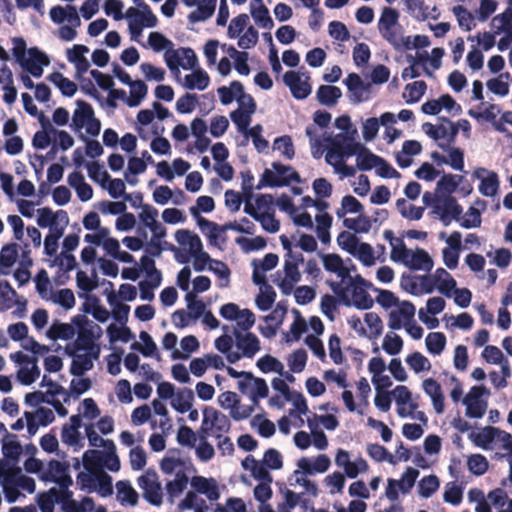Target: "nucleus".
<instances>
[{"instance_id":"nucleus-1","label":"nucleus","mask_w":512,"mask_h":512,"mask_svg":"<svg viewBox=\"0 0 512 512\" xmlns=\"http://www.w3.org/2000/svg\"><path fill=\"white\" fill-rule=\"evenodd\" d=\"M12 41V53L17 62L33 77H41L43 67L50 63L48 56L37 47H31L27 50L26 41L22 37H15Z\"/></svg>"},{"instance_id":"nucleus-2","label":"nucleus","mask_w":512,"mask_h":512,"mask_svg":"<svg viewBox=\"0 0 512 512\" xmlns=\"http://www.w3.org/2000/svg\"><path fill=\"white\" fill-rule=\"evenodd\" d=\"M356 135L357 129H353L351 135L337 134L334 138H325L330 145L326 154L327 163L333 164V159L343 160L345 157L358 156L364 145L355 142Z\"/></svg>"},{"instance_id":"nucleus-3","label":"nucleus","mask_w":512,"mask_h":512,"mask_svg":"<svg viewBox=\"0 0 512 512\" xmlns=\"http://www.w3.org/2000/svg\"><path fill=\"white\" fill-rule=\"evenodd\" d=\"M198 225L203 232L205 231L206 228L209 229L208 238L210 244L212 245L217 244V239L219 238L221 232L233 230L239 233L252 235L255 230L254 223L246 217L242 218L240 220V223H237L236 221L227 222L222 226H219L217 223L212 222L204 217H199Z\"/></svg>"},{"instance_id":"nucleus-4","label":"nucleus","mask_w":512,"mask_h":512,"mask_svg":"<svg viewBox=\"0 0 512 512\" xmlns=\"http://www.w3.org/2000/svg\"><path fill=\"white\" fill-rule=\"evenodd\" d=\"M203 414L204 419L201 426L202 439H205L210 431L213 432L212 434L216 438H221L222 433H227L230 430L231 423L225 414L208 407L204 409Z\"/></svg>"},{"instance_id":"nucleus-5","label":"nucleus","mask_w":512,"mask_h":512,"mask_svg":"<svg viewBox=\"0 0 512 512\" xmlns=\"http://www.w3.org/2000/svg\"><path fill=\"white\" fill-rule=\"evenodd\" d=\"M139 487L143 490V497L151 505L159 506L163 501L162 487L157 473L154 470H147L137 479Z\"/></svg>"},{"instance_id":"nucleus-6","label":"nucleus","mask_w":512,"mask_h":512,"mask_svg":"<svg viewBox=\"0 0 512 512\" xmlns=\"http://www.w3.org/2000/svg\"><path fill=\"white\" fill-rule=\"evenodd\" d=\"M41 480L56 483L60 488H69L73 484L69 474V464L58 460L48 462L47 469L41 475Z\"/></svg>"},{"instance_id":"nucleus-7","label":"nucleus","mask_w":512,"mask_h":512,"mask_svg":"<svg viewBox=\"0 0 512 512\" xmlns=\"http://www.w3.org/2000/svg\"><path fill=\"white\" fill-rule=\"evenodd\" d=\"M128 18V28L132 39H137L144 27H155L157 25V17L153 12L140 13V10L130 7L126 11Z\"/></svg>"},{"instance_id":"nucleus-8","label":"nucleus","mask_w":512,"mask_h":512,"mask_svg":"<svg viewBox=\"0 0 512 512\" xmlns=\"http://www.w3.org/2000/svg\"><path fill=\"white\" fill-rule=\"evenodd\" d=\"M304 79L295 71H287L283 76V82L289 87L292 96L298 100L306 99L312 91L309 73L303 74Z\"/></svg>"},{"instance_id":"nucleus-9","label":"nucleus","mask_w":512,"mask_h":512,"mask_svg":"<svg viewBox=\"0 0 512 512\" xmlns=\"http://www.w3.org/2000/svg\"><path fill=\"white\" fill-rule=\"evenodd\" d=\"M235 346L246 358H253L261 349L258 337L252 332H241L237 328L232 329Z\"/></svg>"},{"instance_id":"nucleus-10","label":"nucleus","mask_w":512,"mask_h":512,"mask_svg":"<svg viewBox=\"0 0 512 512\" xmlns=\"http://www.w3.org/2000/svg\"><path fill=\"white\" fill-rule=\"evenodd\" d=\"M434 212L439 214V219L444 226L451 224L452 220L459 221L463 212L455 197L446 195L442 198V205L436 204Z\"/></svg>"},{"instance_id":"nucleus-11","label":"nucleus","mask_w":512,"mask_h":512,"mask_svg":"<svg viewBox=\"0 0 512 512\" xmlns=\"http://www.w3.org/2000/svg\"><path fill=\"white\" fill-rule=\"evenodd\" d=\"M95 336L92 329L78 331V336L74 343L72 344V348L70 346L66 347V352L69 355H74L76 351H86L87 353H91L95 359H98L100 348L95 345L94 342Z\"/></svg>"},{"instance_id":"nucleus-12","label":"nucleus","mask_w":512,"mask_h":512,"mask_svg":"<svg viewBox=\"0 0 512 512\" xmlns=\"http://www.w3.org/2000/svg\"><path fill=\"white\" fill-rule=\"evenodd\" d=\"M473 176L481 180L479 192L483 196L493 197L497 194L500 182L496 172L480 167L473 172Z\"/></svg>"},{"instance_id":"nucleus-13","label":"nucleus","mask_w":512,"mask_h":512,"mask_svg":"<svg viewBox=\"0 0 512 512\" xmlns=\"http://www.w3.org/2000/svg\"><path fill=\"white\" fill-rule=\"evenodd\" d=\"M391 394L394 395L396 404L398 406L397 413L400 417H407L418 408V404L412 401V394L406 386H396Z\"/></svg>"},{"instance_id":"nucleus-14","label":"nucleus","mask_w":512,"mask_h":512,"mask_svg":"<svg viewBox=\"0 0 512 512\" xmlns=\"http://www.w3.org/2000/svg\"><path fill=\"white\" fill-rule=\"evenodd\" d=\"M415 315V306L410 301H402L398 310L389 313L388 326L392 330H399L408 320H412Z\"/></svg>"},{"instance_id":"nucleus-15","label":"nucleus","mask_w":512,"mask_h":512,"mask_svg":"<svg viewBox=\"0 0 512 512\" xmlns=\"http://www.w3.org/2000/svg\"><path fill=\"white\" fill-rule=\"evenodd\" d=\"M198 1L199 0H184L185 5L188 7L198 4L197 9L188 15L190 23L206 21L215 11L217 0H201L199 3Z\"/></svg>"},{"instance_id":"nucleus-16","label":"nucleus","mask_w":512,"mask_h":512,"mask_svg":"<svg viewBox=\"0 0 512 512\" xmlns=\"http://www.w3.org/2000/svg\"><path fill=\"white\" fill-rule=\"evenodd\" d=\"M5 473L8 475V481L13 482L14 486L18 489L33 493L36 489V484L33 478L23 475L21 469L16 465L0 464Z\"/></svg>"},{"instance_id":"nucleus-17","label":"nucleus","mask_w":512,"mask_h":512,"mask_svg":"<svg viewBox=\"0 0 512 512\" xmlns=\"http://www.w3.org/2000/svg\"><path fill=\"white\" fill-rule=\"evenodd\" d=\"M363 285H365V279L358 275L355 278V283L352 284V304L357 309L367 310L373 306L374 301Z\"/></svg>"},{"instance_id":"nucleus-18","label":"nucleus","mask_w":512,"mask_h":512,"mask_svg":"<svg viewBox=\"0 0 512 512\" xmlns=\"http://www.w3.org/2000/svg\"><path fill=\"white\" fill-rule=\"evenodd\" d=\"M301 182V178L298 172H293L287 177H278L274 172L269 169H265L261 179L259 180L256 189H261L265 186L269 187H284L288 186L290 182Z\"/></svg>"},{"instance_id":"nucleus-19","label":"nucleus","mask_w":512,"mask_h":512,"mask_svg":"<svg viewBox=\"0 0 512 512\" xmlns=\"http://www.w3.org/2000/svg\"><path fill=\"white\" fill-rule=\"evenodd\" d=\"M424 392L431 398L434 410L437 414L445 411L444 395L441 385L433 378H427L422 382Z\"/></svg>"},{"instance_id":"nucleus-20","label":"nucleus","mask_w":512,"mask_h":512,"mask_svg":"<svg viewBox=\"0 0 512 512\" xmlns=\"http://www.w3.org/2000/svg\"><path fill=\"white\" fill-rule=\"evenodd\" d=\"M191 486L194 492L206 495L210 501H216L220 497L217 482L213 478L194 476L191 479Z\"/></svg>"},{"instance_id":"nucleus-21","label":"nucleus","mask_w":512,"mask_h":512,"mask_svg":"<svg viewBox=\"0 0 512 512\" xmlns=\"http://www.w3.org/2000/svg\"><path fill=\"white\" fill-rule=\"evenodd\" d=\"M82 426V419L79 414L72 415L69 423H65L61 430V440L63 443L74 446L81 441L79 428Z\"/></svg>"},{"instance_id":"nucleus-22","label":"nucleus","mask_w":512,"mask_h":512,"mask_svg":"<svg viewBox=\"0 0 512 512\" xmlns=\"http://www.w3.org/2000/svg\"><path fill=\"white\" fill-rule=\"evenodd\" d=\"M330 464V458L325 454L318 455L313 461V463L307 457H302L297 461L298 468L304 474L308 475H313L315 473H324L329 469Z\"/></svg>"},{"instance_id":"nucleus-23","label":"nucleus","mask_w":512,"mask_h":512,"mask_svg":"<svg viewBox=\"0 0 512 512\" xmlns=\"http://www.w3.org/2000/svg\"><path fill=\"white\" fill-rule=\"evenodd\" d=\"M344 83L350 93L349 98L353 103H360L367 100V97H364V94L368 91L369 85H365L358 74H348Z\"/></svg>"},{"instance_id":"nucleus-24","label":"nucleus","mask_w":512,"mask_h":512,"mask_svg":"<svg viewBox=\"0 0 512 512\" xmlns=\"http://www.w3.org/2000/svg\"><path fill=\"white\" fill-rule=\"evenodd\" d=\"M405 266L411 270H424L426 272H430L433 268V260L426 250L417 248L414 252H410Z\"/></svg>"},{"instance_id":"nucleus-25","label":"nucleus","mask_w":512,"mask_h":512,"mask_svg":"<svg viewBox=\"0 0 512 512\" xmlns=\"http://www.w3.org/2000/svg\"><path fill=\"white\" fill-rule=\"evenodd\" d=\"M77 108L75 109L72 116L71 127L75 131H80L84 128L85 124L94 116V110L92 106L84 100L76 101Z\"/></svg>"},{"instance_id":"nucleus-26","label":"nucleus","mask_w":512,"mask_h":512,"mask_svg":"<svg viewBox=\"0 0 512 512\" xmlns=\"http://www.w3.org/2000/svg\"><path fill=\"white\" fill-rule=\"evenodd\" d=\"M321 258L326 271L336 273L342 279L349 276V269L345 267L340 255L335 253L321 254Z\"/></svg>"},{"instance_id":"nucleus-27","label":"nucleus","mask_w":512,"mask_h":512,"mask_svg":"<svg viewBox=\"0 0 512 512\" xmlns=\"http://www.w3.org/2000/svg\"><path fill=\"white\" fill-rule=\"evenodd\" d=\"M320 104L332 107L342 97V91L339 87L333 85H321L316 93Z\"/></svg>"},{"instance_id":"nucleus-28","label":"nucleus","mask_w":512,"mask_h":512,"mask_svg":"<svg viewBox=\"0 0 512 512\" xmlns=\"http://www.w3.org/2000/svg\"><path fill=\"white\" fill-rule=\"evenodd\" d=\"M18 258V245L9 243L2 247L0 251V273L8 274L9 269L16 263Z\"/></svg>"},{"instance_id":"nucleus-29","label":"nucleus","mask_w":512,"mask_h":512,"mask_svg":"<svg viewBox=\"0 0 512 512\" xmlns=\"http://www.w3.org/2000/svg\"><path fill=\"white\" fill-rule=\"evenodd\" d=\"M37 224L41 228L52 227L56 224V219L68 221V214L64 210H58L56 213L49 207H43L37 210Z\"/></svg>"},{"instance_id":"nucleus-30","label":"nucleus","mask_w":512,"mask_h":512,"mask_svg":"<svg viewBox=\"0 0 512 512\" xmlns=\"http://www.w3.org/2000/svg\"><path fill=\"white\" fill-rule=\"evenodd\" d=\"M231 87L237 94L236 100L239 105L237 109H244L246 112L254 114L257 108L256 102L250 94L244 92L243 84L238 80H234L231 82Z\"/></svg>"},{"instance_id":"nucleus-31","label":"nucleus","mask_w":512,"mask_h":512,"mask_svg":"<svg viewBox=\"0 0 512 512\" xmlns=\"http://www.w3.org/2000/svg\"><path fill=\"white\" fill-rule=\"evenodd\" d=\"M105 453L99 450H87L83 454L84 468L90 473L103 472Z\"/></svg>"},{"instance_id":"nucleus-32","label":"nucleus","mask_w":512,"mask_h":512,"mask_svg":"<svg viewBox=\"0 0 512 512\" xmlns=\"http://www.w3.org/2000/svg\"><path fill=\"white\" fill-rule=\"evenodd\" d=\"M2 453L6 459L13 461L14 464L18 461L22 453V446L17 441L15 434L6 433L3 439Z\"/></svg>"},{"instance_id":"nucleus-33","label":"nucleus","mask_w":512,"mask_h":512,"mask_svg":"<svg viewBox=\"0 0 512 512\" xmlns=\"http://www.w3.org/2000/svg\"><path fill=\"white\" fill-rule=\"evenodd\" d=\"M184 80L186 88L190 90H205L210 83L209 75L207 74L206 71H204L201 68H198L194 70L191 74L186 75Z\"/></svg>"},{"instance_id":"nucleus-34","label":"nucleus","mask_w":512,"mask_h":512,"mask_svg":"<svg viewBox=\"0 0 512 512\" xmlns=\"http://www.w3.org/2000/svg\"><path fill=\"white\" fill-rule=\"evenodd\" d=\"M71 363L70 373L74 376H82L86 371L93 368V359L91 353L75 354Z\"/></svg>"},{"instance_id":"nucleus-35","label":"nucleus","mask_w":512,"mask_h":512,"mask_svg":"<svg viewBox=\"0 0 512 512\" xmlns=\"http://www.w3.org/2000/svg\"><path fill=\"white\" fill-rule=\"evenodd\" d=\"M48 80L52 82L66 97H72L77 91V85L60 72H53L48 76Z\"/></svg>"},{"instance_id":"nucleus-36","label":"nucleus","mask_w":512,"mask_h":512,"mask_svg":"<svg viewBox=\"0 0 512 512\" xmlns=\"http://www.w3.org/2000/svg\"><path fill=\"white\" fill-rule=\"evenodd\" d=\"M51 340H70L75 335L74 327L69 323L54 322L46 333Z\"/></svg>"},{"instance_id":"nucleus-37","label":"nucleus","mask_w":512,"mask_h":512,"mask_svg":"<svg viewBox=\"0 0 512 512\" xmlns=\"http://www.w3.org/2000/svg\"><path fill=\"white\" fill-rule=\"evenodd\" d=\"M396 208L400 215L408 220H420L424 213V207L409 204L404 198L396 201Z\"/></svg>"},{"instance_id":"nucleus-38","label":"nucleus","mask_w":512,"mask_h":512,"mask_svg":"<svg viewBox=\"0 0 512 512\" xmlns=\"http://www.w3.org/2000/svg\"><path fill=\"white\" fill-rule=\"evenodd\" d=\"M194 400V394L191 389H183L176 393L174 400L172 401V407L180 412L185 413L192 408V402Z\"/></svg>"},{"instance_id":"nucleus-39","label":"nucleus","mask_w":512,"mask_h":512,"mask_svg":"<svg viewBox=\"0 0 512 512\" xmlns=\"http://www.w3.org/2000/svg\"><path fill=\"white\" fill-rule=\"evenodd\" d=\"M116 486L121 504L135 506L138 503L139 495L128 481H119Z\"/></svg>"},{"instance_id":"nucleus-40","label":"nucleus","mask_w":512,"mask_h":512,"mask_svg":"<svg viewBox=\"0 0 512 512\" xmlns=\"http://www.w3.org/2000/svg\"><path fill=\"white\" fill-rule=\"evenodd\" d=\"M250 12L251 16L259 27L267 30H271L273 28L274 22L269 14L268 8L265 5L260 4L257 7L251 5Z\"/></svg>"},{"instance_id":"nucleus-41","label":"nucleus","mask_w":512,"mask_h":512,"mask_svg":"<svg viewBox=\"0 0 512 512\" xmlns=\"http://www.w3.org/2000/svg\"><path fill=\"white\" fill-rule=\"evenodd\" d=\"M452 12L458 21V25L465 31H471L475 26V19L472 13L462 5L452 8Z\"/></svg>"},{"instance_id":"nucleus-42","label":"nucleus","mask_w":512,"mask_h":512,"mask_svg":"<svg viewBox=\"0 0 512 512\" xmlns=\"http://www.w3.org/2000/svg\"><path fill=\"white\" fill-rule=\"evenodd\" d=\"M426 90L427 84L425 81H414L406 85L403 97L406 99L407 103H415L421 99Z\"/></svg>"},{"instance_id":"nucleus-43","label":"nucleus","mask_w":512,"mask_h":512,"mask_svg":"<svg viewBox=\"0 0 512 512\" xmlns=\"http://www.w3.org/2000/svg\"><path fill=\"white\" fill-rule=\"evenodd\" d=\"M130 96L126 99V104L129 107H136L140 105L141 101L145 98L148 92L147 85L141 81L136 80L130 85Z\"/></svg>"},{"instance_id":"nucleus-44","label":"nucleus","mask_w":512,"mask_h":512,"mask_svg":"<svg viewBox=\"0 0 512 512\" xmlns=\"http://www.w3.org/2000/svg\"><path fill=\"white\" fill-rule=\"evenodd\" d=\"M491 26L495 34L512 31V7H508L503 13L496 15L491 21Z\"/></svg>"},{"instance_id":"nucleus-45","label":"nucleus","mask_w":512,"mask_h":512,"mask_svg":"<svg viewBox=\"0 0 512 512\" xmlns=\"http://www.w3.org/2000/svg\"><path fill=\"white\" fill-rule=\"evenodd\" d=\"M256 366L263 373L276 372L283 375L284 365L277 358L267 354L259 358Z\"/></svg>"},{"instance_id":"nucleus-46","label":"nucleus","mask_w":512,"mask_h":512,"mask_svg":"<svg viewBox=\"0 0 512 512\" xmlns=\"http://www.w3.org/2000/svg\"><path fill=\"white\" fill-rule=\"evenodd\" d=\"M468 470L475 476L485 474L489 469V462L482 454H472L467 459Z\"/></svg>"},{"instance_id":"nucleus-47","label":"nucleus","mask_w":512,"mask_h":512,"mask_svg":"<svg viewBox=\"0 0 512 512\" xmlns=\"http://www.w3.org/2000/svg\"><path fill=\"white\" fill-rule=\"evenodd\" d=\"M378 161H380V156L373 154L364 146L357 156V168L361 171H369L376 168Z\"/></svg>"},{"instance_id":"nucleus-48","label":"nucleus","mask_w":512,"mask_h":512,"mask_svg":"<svg viewBox=\"0 0 512 512\" xmlns=\"http://www.w3.org/2000/svg\"><path fill=\"white\" fill-rule=\"evenodd\" d=\"M40 386L41 387H45L47 386L49 389L45 392V394L47 396H50V397H56L58 395H62L63 396V402L64 403H68L70 401V394L68 392V390H66L63 386H61L60 384L56 383L54 380H52L50 377H48L47 375H44L41 382H40Z\"/></svg>"},{"instance_id":"nucleus-49","label":"nucleus","mask_w":512,"mask_h":512,"mask_svg":"<svg viewBox=\"0 0 512 512\" xmlns=\"http://www.w3.org/2000/svg\"><path fill=\"white\" fill-rule=\"evenodd\" d=\"M425 343L429 353L439 355L445 348L446 336L442 332H431L427 335Z\"/></svg>"},{"instance_id":"nucleus-50","label":"nucleus","mask_w":512,"mask_h":512,"mask_svg":"<svg viewBox=\"0 0 512 512\" xmlns=\"http://www.w3.org/2000/svg\"><path fill=\"white\" fill-rule=\"evenodd\" d=\"M367 453L376 462L387 461L390 464H396L395 457L380 444H368Z\"/></svg>"},{"instance_id":"nucleus-51","label":"nucleus","mask_w":512,"mask_h":512,"mask_svg":"<svg viewBox=\"0 0 512 512\" xmlns=\"http://www.w3.org/2000/svg\"><path fill=\"white\" fill-rule=\"evenodd\" d=\"M15 297H18V294L10 283L7 280L0 281V312L10 309Z\"/></svg>"},{"instance_id":"nucleus-52","label":"nucleus","mask_w":512,"mask_h":512,"mask_svg":"<svg viewBox=\"0 0 512 512\" xmlns=\"http://www.w3.org/2000/svg\"><path fill=\"white\" fill-rule=\"evenodd\" d=\"M406 363L415 373H420L422 371H428L431 369V363L428 358L417 351L409 354L406 357Z\"/></svg>"},{"instance_id":"nucleus-53","label":"nucleus","mask_w":512,"mask_h":512,"mask_svg":"<svg viewBox=\"0 0 512 512\" xmlns=\"http://www.w3.org/2000/svg\"><path fill=\"white\" fill-rule=\"evenodd\" d=\"M248 461L251 462V475L261 482L271 483L273 477L268 471V467L263 463L256 460L252 455H248Z\"/></svg>"},{"instance_id":"nucleus-54","label":"nucleus","mask_w":512,"mask_h":512,"mask_svg":"<svg viewBox=\"0 0 512 512\" xmlns=\"http://www.w3.org/2000/svg\"><path fill=\"white\" fill-rule=\"evenodd\" d=\"M440 482L436 475L424 476L418 484V492L420 496L429 498L439 488Z\"/></svg>"},{"instance_id":"nucleus-55","label":"nucleus","mask_w":512,"mask_h":512,"mask_svg":"<svg viewBox=\"0 0 512 512\" xmlns=\"http://www.w3.org/2000/svg\"><path fill=\"white\" fill-rule=\"evenodd\" d=\"M188 477L184 471H178L175 479L166 484V490L170 497L180 495L187 487Z\"/></svg>"},{"instance_id":"nucleus-56","label":"nucleus","mask_w":512,"mask_h":512,"mask_svg":"<svg viewBox=\"0 0 512 512\" xmlns=\"http://www.w3.org/2000/svg\"><path fill=\"white\" fill-rule=\"evenodd\" d=\"M463 180L461 175L445 174L437 183V190L441 193L451 195L456 191L460 181Z\"/></svg>"},{"instance_id":"nucleus-57","label":"nucleus","mask_w":512,"mask_h":512,"mask_svg":"<svg viewBox=\"0 0 512 512\" xmlns=\"http://www.w3.org/2000/svg\"><path fill=\"white\" fill-rule=\"evenodd\" d=\"M273 149L279 151L286 159L291 160L295 155L292 138L284 135L276 138L273 143Z\"/></svg>"},{"instance_id":"nucleus-58","label":"nucleus","mask_w":512,"mask_h":512,"mask_svg":"<svg viewBox=\"0 0 512 512\" xmlns=\"http://www.w3.org/2000/svg\"><path fill=\"white\" fill-rule=\"evenodd\" d=\"M107 299L109 304L114 305L112 312L114 319L120 324L124 325L128 320L130 307L126 304L116 302V296L114 292H111Z\"/></svg>"},{"instance_id":"nucleus-59","label":"nucleus","mask_w":512,"mask_h":512,"mask_svg":"<svg viewBox=\"0 0 512 512\" xmlns=\"http://www.w3.org/2000/svg\"><path fill=\"white\" fill-rule=\"evenodd\" d=\"M498 433H500V429L493 426H487L481 433L477 434L474 442L478 447L488 450L490 449V444L495 440Z\"/></svg>"},{"instance_id":"nucleus-60","label":"nucleus","mask_w":512,"mask_h":512,"mask_svg":"<svg viewBox=\"0 0 512 512\" xmlns=\"http://www.w3.org/2000/svg\"><path fill=\"white\" fill-rule=\"evenodd\" d=\"M249 23V16L245 13L239 14L234 17L227 29V35L229 38L234 39L238 37Z\"/></svg>"},{"instance_id":"nucleus-61","label":"nucleus","mask_w":512,"mask_h":512,"mask_svg":"<svg viewBox=\"0 0 512 512\" xmlns=\"http://www.w3.org/2000/svg\"><path fill=\"white\" fill-rule=\"evenodd\" d=\"M185 300L187 302V308L189 310V313H191L193 320H197L205 313L206 306L203 303V301L197 298V295L195 293L188 292L185 295Z\"/></svg>"},{"instance_id":"nucleus-62","label":"nucleus","mask_w":512,"mask_h":512,"mask_svg":"<svg viewBox=\"0 0 512 512\" xmlns=\"http://www.w3.org/2000/svg\"><path fill=\"white\" fill-rule=\"evenodd\" d=\"M337 244L342 250H345L350 254L355 255L357 246L359 244V240L356 237V235L348 231H342L337 236Z\"/></svg>"},{"instance_id":"nucleus-63","label":"nucleus","mask_w":512,"mask_h":512,"mask_svg":"<svg viewBox=\"0 0 512 512\" xmlns=\"http://www.w3.org/2000/svg\"><path fill=\"white\" fill-rule=\"evenodd\" d=\"M253 113L246 112L244 109H236L230 113L232 122L237 126L238 130L242 133L248 131L251 123Z\"/></svg>"},{"instance_id":"nucleus-64","label":"nucleus","mask_w":512,"mask_h":512,"mask_svg":"<svg viewBox=\"0 0 512 512\" xmlns=\"http://www.w3.org/2000/svg\"><path fill=\"white\" fill-rule=\"evenodd\" d=\"M276 292L271 285H266L264 291H261L256 297V305L261 311L269 310L275 302Z\"/></svg>"}]
</instances>
